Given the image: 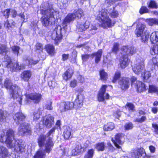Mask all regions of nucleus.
Masks as SVG:
<instances>
[{
    "label": "nucleus",
    "mask_w": 158,
    "mask_h": 158,
    "mask_svg": "<svg viewBox=\"0 0 158 158\" xmlns=\"http://www.w3.org/2000/svg\"><path fill=\"white\" fill-rule=\"evenodd\" d=\"M15 131L12 129L7 131L5 143L9 148H14L16 152H22L25 151V144L22 140H16L14 138Z\"/></svg>",
    "instance_id": "nucleus-1"
},
{
    "label": "nucleus",
    "mask_w": 158,
    "mask_h": 158,
    "mask_svg": "<svg viewBox=\"0 0 158 158\" xmlns=\"http://www.w3.org/2000/svg\"><path fill=\"white\" fill-rule=\"evenodd\" d=\"M75 18V16L74 15L73 13H69L64 18L62 22V26L64 29H63L60 25L55 28L52 34V39H54L55 44L58 45L60 42L63 35L64 34L65 32V29L68 23L73 21Z\"/></svg>",
    "instance_id": "nucleus-2"
},
{
    "label": "nucleus",
    "mask_w": 158,
    "mask_h": 158,
    "mask_svg": "<svg viewBox=\"0 0 158 158\" xmlns=\"http://www.w3.org/2000/svg\"><path fill=\"white\" fill-rule=\"evenodd\" d=\"M4 86L7 89H9L11 97L14 99H16L21 105L23 96L18 86L16 85H13L11 80L7 78L4 81Z\"/></svg>",
    "instance_id": "nucleus-3"
},
{
    "label": "nucleus",
    "mask_w": 158,
    "mask_h": 158,
    "mask_svg": "<svg viewBox=\"0 0 158 158\" xmlns=\"http://www.w3.org/2000/svg\"><path fill=\"white\" fill-rule=\"evenodd\" d=\"M96 19L99 22L100 26L104 28L110 27L115 23L114 21H112L109 18L107 10L105 9H102L97 12Z\"/></svg>",
    "instance_id": "nucleus-4"
},
{
    "label": "nucleus",
    "mask_w": 158,
    "mask_h": 158,
    "mask_svg": "<svg viewBox=\"0 0 158 158\" xmlns=\"http://www.w3.org/2000/svg\"><path fill=\"white\" fill-rule=\"evenodd\" d=\"M41 13L44 15L41 18L43 24L44 26L47 27L51 21L54 20L55 14L56 12L54 10L49 8L41 9Z\"/></svg>",
    "instance_id": "nucleus-5"
},
{
    "label": "nucleus",
    "mask_w": 158,
    "mask_h": 158,
    "mask_svg": "<svg viewBox=\"0 0 158 158\" xmlns=\"http://www.w3.org/2000/svg\"><path fill=\"white\" fill-rule=\"evenodd\" d=\"M54 143L50 138H49L45 144V149L40 148L36 152L33 158H45L46 153H49L52 149Z\"/></svg>",
    "instance_id": "nucleus-6"
},
{
    "label": "nucleus",
    "mask_w": 158,
    "mask_h": 158,
    "mask_svg": "<svg viewBox=\"0 0 158 158\" xmlns=\"http://www.w3.org/2000/svg\"><path fill=\"white\" fill-rule=\"evenodd\" d=\"M144 60L142 58L137 59L134 65L132 66V69L134 72L137 74H141L143 71H144Z\"/></svg>",
    "instance_id": "nucleus-7"
},
{
    "label": "nucleus",
    "mask_w": 158,
    "mask_h": 158,
    "mask_svg": "<svg viewBox=\"0 0 158 158\" xmlns=\"http://www.w3.org/2000/svg\"><path fill=\"white\" fill-rule=\"evenodd\" d=\"M145 25L143 24L139 23L136 26L135 32V34L137 37L140 36L142 42H145L148 40L149 36L147 35L143 34Z\"/></svg>",
    "instance_id": "nucleus-8"
},
{
    "label": "nucleus",
    "mask_w": 158,
    "mask_h": 158,
    "mask_svg": "<svg viewBox=\"0 0 158 158\" xmlns=\"http://www.w3.org/2000/svg\"><path fill=\"white\" fill-rule=\"evenodd\" d=\"M5 58H7L8 59L6 61V64H7L6 67L10 70L12 72H15L17 70H19L23 69L24 67L23 65H19L18 63L16 62L14 63L11 61L10 57L8 56H5Z\"/></svg>",
    "instance_id": "nucleus-9"
},
{
    "label": "nucleus",
    "mask_w": 158,
    "mask_h": 158,
    "mask_svg": "<svg viewBox=\"0 0 158 158\" xmlns=\"http://www.w3.org/2000/svg\"><path fill=\"white\" fill-rule=\"evenodd\" d=\"M107 86L106 85H102L98 92V99L99 102H103L105 99L109 98V95L108 93H105L106 89Z\"/></svg>",
    "instance_id": "nucleus-10"
},
{
    "label": "nucleus",
    "mask_w": 158,
    "mask_h": 158,
    "mask_svg": "<svg viewBox=\"0 0 158 158\" xmlns=\"http://www.w3.org/2000/svg\"><path fill=\"white\" fill-rule=\"evenodd\" d=\"M31 131L30 125L26 123H21L18 129L19 134L22 136L25 135L26 133H29Z\"/></svg>",
    "instance_id": "nucleus-11"
},
{
    "label": "nucleus",
    "mask_w": 158,
    "mask_h": 158,
    "mask_svg": "<svg viewBox=\"0 0 158 158\" xmlns=\"http://www.w3.org/2000/svg\"><path fill=\"white\" fill-rule=\"evenodd\" d=\"M75 108V104L72 102H64L60 103L59 110L61 112Z\"/></svg>",
    "instance_id": "nucleus-12"
},
{
    "label": "nucleus",
    "mask_w": 158,
    "mask_h": 158,
    "mask_svg": "<svg viewBox=\"0 0 158 158\" xmlns=\"http://www.w3.org/2000/svg\"><path fill=\"white\" fill-rule=\"evenodd\" d=\"M27 103H28L29 100H32L35 103H38L40 101L41 95L39 93H32L26 94Z\"/></svg>",
    "instance_id": "nucleus-13"
},
{
    "label": "nucleus",
    "mask_w": 158,
    "mask_h": 158,
    "mask_svg": "<svg viewBox=\"0 0 158 158\" xmlns=\"http://www.w3.org/2000/svg\"><path fill=\"white\" fill-rule=\"evenodd\" d=\"M115 140L112 139V142L114 144L115 146L118 148H121V147L118 144H122L124 142V135L122 133H119L116 135L115 138Z\"/></svg>",
    "instance_id": "nucleus-14"
},
{
    "label": "nucleus",
    "mask_w": 158,
    "mask_h": 158,
    "mask_svg": "<svg viewBox=\"0 0 158 158\" xmlns=\"http://www.w3.org/2000/svg\"><path fill=\"white\" fill-rule=\"evenodd\" d=\"M90 25L88 21H83L77 23V30L78 31H83L89 28Z\"/></svg>",
    "instance_id": "nucleus-15"
},
{
    "label": "nucleus",
    "mask_w": 158,
    "mask_h": 158,
    "mask_svg": "<svg viewBox=\"0 0 158 158\" xmlns=\"http://www.w3.org/2000/svg\"><path fill=\"white\" fill-rule=\"evenodd\" d=\"M54 117L50 114L46 115L43 118V123L47 127H50L54 124Z\"/></svg>",
    "instance_id": "nucleus-16"
},
{
    "label": "nucleus",
    "mask_w": 158,
    "mask_h": 158,
    "mask_svg": "<svg viewBox=\"0 0 158 158\" xmlns=\"http://www.w3.org/2000/svg\"><path fill=\"white\" fill-rule=\"evenodd\" d=\"M84 99V96L80 93H78L74 102L75 104V108L78 109L81 107L83 104Z\"/></svg>",
    "instance_id": "nucleus-17"
},
{
    "label": "nucleus",
    "mask_w": 158,
    "mask_h": 158,
    "mask_svg": "<svg viewBox=\"0 0 158 158\" xmlns=\"http://www.w3.org/2000/svg\"><path fill=\"white\" fill-rule=\"evenodd\" d=\"M145 152L142 148H138L133 150L131 152V156L135 158H139L142 156L145 155Z\"/></svg>",
    "instance_id": "nucleus-18"
},
{
    "label": "nucleus",
    "mask_w": 158,
    "mask_h": 158,
    "mask_svg": "<svg viewBox=\"0 0 158 158\" xmlns=\"http://www.w3.org/2000/svg\"><path fill=\"white\" fill-rule=\"evenodd\" d=\"M122 54H125V55H132L135 52V51L134 48L131 46H123L121 49Z\"/></svg>",
    "instance_id": "nucleus-19"
},
{
    "label": "nucleus",
    "mask_w": 158,
    "mask_h": 158,
    "mask_svg": "<svg viewBox=\"0 0 158 158\" xmlns=\"http://www.w3.org/2000/svg\"><path fill=\"white\" fill-rule=\"evenodd\" d=\"M74 148L71 152V154L73 156H77L83 151L84 149L81 144L78 142H76L74 145Z\"/></svg>",
    "instance_id": "nucleus-20"
},
{
    "label": "nucleus",
    "mask_w": 158,
    "mask_h": 158,
    "mask_svg": "<svg viewBox=\"0 0 158 158\" xmlns=\"http://www.w3.org/2000/svg\"><path fill=\"white\" fill-rule=\"evenodd\" d=\"M129 79L126 77L122 78L118 82L119 85L122 90L128 89L129 87Z\"/></svg>",
    "instance_id": "nucleus-21"
},
{
    "label": "nucleus",
    "mask_w": 158,
    "mask_h": 158,
    "mask_svg": "<svg viewBox=\"0 0 158 158\" xmlns=\"http://www.w3.org/2000/svg\"><path fill=\"white\" fill-rule=\"evenodd\" d=\"M13 118L16 124H19L24 121L25 117L21 112H19L15 114Z\"/></svg>",
    "instance_id": "nucleus-22"
},
{
    "label": "nucleus",
    "mask_w": 158,
    "mask_h": 158,
    "mask_svg": "<svg viewBox=\"0 0 158 158\" xmlns=\"http://www.w3.org/2000/svg\"><path fill=\"white\" fill-rule=\"evenodd\" d=\"M129 60L128 56L125 55V54L121 57L120 59V64L121 67L122 69L125 68L128 64Z\"/></svg>",
    "instance_id": "nucleus-23"
},
{
    "label": "nucleus",
    "mask_w": 158,
    "mask_h": 158,
    "mask_svg": "<svg viewBox=\"0 0 158 158\" xmlns=\"http://www.w3.org/2000/svg\"><path fill=\"white\" fill-rule=\"evenodd\" d=\"M32 75L31 72L29 70L24 71L21 74V80L27 82L31 77Z\"/></svg>",
    "instance_id": "nucleus-24"
},
{
    "label": "nucleus",
    "mask_w": 158,
    "mask_h": 158,
    "mask_svg": "<svg viewBox=\"0 0 158 158\" xmlns=\"http://www.w3.org/2000/svg\"><path fill=\"white\" fill-rule=\"evenodd\" d=\"M48 138L46 135H40L38 139V143L40 148H42L43 146H45V144L46 143Z\"/></svg>",
    "instance_id": "nucleus-25"
},
{
    "label": "nucleus",
    "mask_w": 158,
    "mask_h": 158,
    "mask_svg": "<svg viewBox=\"0 0 158 158\" xmlns=\"http://www.w3.org/2000/svg\"><path fill=\"white\" fill-rule=\"evenodd\" d=\"M134 87L139 92H143L146 90V87L145 84L140 81H136V85H135Z\"/></svg>",
    "instance_id": "nucleus-26"
},
{
    "label": "nucleus",
    "mask_w": 158,
    "mask_h": 158,
    "mask_svg": "<svg viewBox=\"0 0 158 158\" xmlns=\"http://www.w3.org/2000/svg\"><path fill=\"white\" fill-rule=\"evenodd\" d=\"M45 49L47 53L51 56H53L55 53V48L52 45L48 44L46 45Z\"/></svg>",
    "instance_id": "nucleus-27"
},
{
    "label": "nucleus",
    "mask_w": 158,
    "mask_h": 158,
    "mask_svg": "<svg viewBox=\"0 0 158 158\" xmlns=\"http://www.w3.org/2000/svg\"><path fill=\"white\" fill-rule=\"evenodd\" d=\"M102 50L101 49H99L97 52L91 54L92 58L95 56V62L96 63H98L100 60L102 55Z\"/></svg>",
    "instance_id": "nucleus-28"
},
{
    "label": "nucleus",
    "mask_w": 158,
    "mask_h": 158,
    "mask_svg": "<svg viewBox=\"0 0 158 158\" xmlns=\"http://www.w3.org/2000/svg\"><path fill=\"white\" fill-rule=\"evenodd\" d=\"M150 41L152 44H155L158 42V32H152L150 36Z\"/></svg>",
    "instance_id": "nucleus-29"
},
{
    "label": "nucleus",
    "mask_w": 158,
    "mask_h": 158,
    "mask_svg": "<svg viewBox=\"0 0 158 158\" xmlns=\"http://www.w3.org/2000/svg\"><path fill=\"white\" fill-rule=\"evenodd\" d=\"M73 73V71L71 69H68L63 75V79L66 81L71 78Z\"/></svg>",
    "instance_id": "nucleus-30"
},
{
    "label": "nucleus",
    "mask_w": 158,
    "mask_h": 158,
    "mask_svg": "<svg viewBox=\"0 0 158 158\" xmlns=\"http://www.w3.org/2000/svg\"><path fill=\"white\" fill-rule=\"evenodd\" d=\"M8 155L6 148L3 146L0 147V158H5Z\"/></svg>",
    "instance_id": "nucleus-31"
},
{
    "label": "nucleus",
    "mask_w": 158,
    "mask_h": 158,
    "mask_svg": "<svg viewBox=\"0 0 158 158\" xmlns=\"http://www.w3.org/2000/svg\"><path fill=\"white\" fill-rule=\"evenodd\" d=\"M72 129L69 127H66L64 129L63 135L65 139H69L71 136Z\"/></svg>",
    "instance_id": "nucleus-32"
},
{
    "label": "nucleus",
    "mask_w": 158,
    "mask_h": 158,
    "mask_svg": "<svg viewBox=\"0 0 158 158\" xmlns=\"http://www.w3.org/2000/svg\"><path fill=\"white\" fill-rule=\"evenodd\" d=\"M114 128V124L113 123L110 122L105 124L103 127L105 131H111Z\"/></svg>",
    "instance_id": "nucleus-33"
},
{
    "label": "nucleus",
    "mask_w": 158,
    "mask_h": 158,
    "mask_svg": "<svg viewBox=\"0 0 158 158\" xmlns=\"http://www.w3.org/2000/svg\"><path fill=\"white\" fill-rule=\"evenodd\" d=\"M141 74L144 81H146L151 77V73L149 71H146L144 70Z\"/></svg>",
    "instance_id": "nucleus-34"
},
{
    "label": "nucleus",
    "mask_w": 158,
    "mask_h": 158,
    "mask_svg": "<svg viewBox=\"0 0 158 158\" xmlns=\"http://www.w3.org/2000/svg\"><path fill=\"white\" fill-rule=\"evenodd\" d=\"M148 92L149 93L158 94V87L155 85H149Z\"/></svg>",
    "instance_id": "nucleus-35"
},
{
    "label": "nucleus",
    "mask_w": 158,
    "mask_h": 158,
    "mask_svg": "<svg viewBox=\"0 0 158 158\" xmlns=\"http://www.w3.org/2000/svg\"><path fill=\"white\" fill-rule=\"evenodd\" d=\"M76 17L78 18H81L83 14V11L82 10L79 9L77 10H75L73 12V13Z\"/></svg>",
    "instance_id": "nucleus-36"
},
{
    "label": "nucleus",
    "mask_w": 158,
    "mask_h": 158,
    "mask_svg": "<svg viewBox=\"0 0 158 158\" xmlns=\"http://www.w3.org/2000/svg\"><path fill=\"white\" fill-rule=\"evenodd\" d=\"M101 79L103 81H106L108 78V75L104 69L101 70L99 72Z\"/></svg>",
    "instance_id": "nucleus-37"
},
{
    "label": "nucleus",
    "mask_w": 158,
    "mask_h": 158,
    "mask_svg": "<svg viewBox=\"0 0 158 158\" xmlns=\"http://www.w3.org/2000/svg\"><path fill=\"white\" fill-rule=\"evenodd\" d=\"M150 53L152 55L158 54V44L151 47L150 50Z\"/></svg>",
    "instance_id": "nucleus-38"
},
{
    "label": "nucleus",
    "mask_w": 158,
    "mask_h": 158,
    "mask_svg": "<svg viewBox=\"0 0 158 158\" xmlns=\"http://www.w3.org/2000/svg\"><path fill=\"white\" fill-rule=\"evenodd\" d=\"M10 48L13 53L18 56L20 49L19 47L18 46H13L11 47Z\"/></svg>",
    "instance_id": "nucleus-39"
},
{
    "label": "nucleus",
    "mask_w": 158,
    "mask_h": 158,
    "mask_svg": "<svg viewBox=\"0 0 158 158\" xmlns=\"http://www.w3.org/2000/svg\"><path fill=\"white\" fill-rule=\"evenodd\" d=\"M148 8H157V6L156 2L154 1L151 0L147 3Z\"/></svg>",
    "instance_id": "nucleus-40"
},
{
    "label": "nucleus",
    "mask_w": 158,
    "mask_h": 158,
    "mask_svg": "<svg viewBox=\"0 0 158 158\" xmlns=\"http://www.w3.org/2000/svg\"><path fill=\"white\" fill-rule=\"evenodd\" d=\"M147 22L150 26H152L153 24L158 25V19H150L148 20Z\"/></svg>",
    "instance_id": "nucleus-41"
},
{
    "label": "nucleus",
    "mask_w": 158,
    "mask_h": 158,
    "mask_svg": "<svg viewBox=\"0 0 158 158\" xmlns=\"http://www.w3.org/2000/svg\"><path fill=\"white\" fill-rule=\"evenodd\" d=\"M109 13L110 16L113 18H117L119 15L118 12L114 8H113V10Z\"/></svg>",
    "instance_id": "nucleus-42"
},
{
    "label": "nucleus",
    "mask_w": 158,
    "mask_h": 158,
    "mask_svg": "<svg viewBox=\"0 0 158 158\" xmlns=\"http://www.w3.org/2000/svg\"><path fill=\"white\" fill-rule=\"evenodd\" d=\"M6 117V112L2 110H0V121L3 122L5 121Z\"/></svg>",
    "instance_id": "nucleus-43"
},
{
    "label": "nucleus",
    "mask_w": 158,
    "mask_h": 158,
    "mask_svg": "<svg viewBox=\"0 0 158 158\" xmlns=\"http://www.w3.org/2000/svg\"><path fill=\"white\" fill-rule=\"evenodd\" d=\"M15 23L14 21H11L10 23L9 22L8 20H7L4 23V27L8 28L9 27H12L13 26H15Z\"/></svg>",
    "instance_id": "nucleus-44"
},
{
    "label": "nucleus",
    "mask_w": 158,
    "mask_h": 158,
    "mask_svg": "<svg viewBox=\"0 0 158 158\" xmlns=\"http://www.w3.org/2000/svg\"><path fill=\"white\" fill-rule=\"evenodd\" d=\"M42 114L40 109H38L37 111H35L34 113V119L38 120L40 117V116Z\"/></svg>",
    "instance_id": "nucleus-45"
},
{
    "label": "nucleus",
    "mask_w": 158,
    "mask_h": 158,
    "mask_svg": "<svg viewBox=\"0 0 158 158\" xmlns=\"http://www.w3.org/2000/svg\"><path fill=\"white\" fill-rule=\"evenodd\" d=\"M7 52L6 46V45H0V54L2 55H5Z\"/></svg>",
    "instance_id": "nucleus-46"
},
{
    "label": "nucleus",
    "mask_w": 158,
    "mask_h": 158,
    "mask_svg": "<svg viewBox=\"0 0 158 158\" xmlns=\"http://www.w3.org/2000/svg\"><path fill=\"white\" fill-rule=\"evenodd\" d=\"M149 62L151 64L158 66V56L153 57L152 59L150 60Z\"/></svg>",
    "instance_id": "nucleus-47"
},
{
    "label": "nucleus",
    "mask_w": 158,
    "mask_h": 158,
    "mask_svg": "<svg viewBox=\"0 0 158 158\" xmlns=\"http://www.w3.org/2000/svg\"><path fill=\"white\" fill-rule=\"evenodd\" d=\"M94 153V150L93 149L89 150L88 153L85 155L84 158H92Z\"/></svg>",
    "instance_id": "nucleus-48"
},
{
    "label": "nucleus",
    "mask_w": 158,
    "mask_h": 158,
    "mask_svg": "<svg viewBox=\"0 0 158 158\" xmlns=\"http://www.w3.org/2000/svg\"><path fill=\"white\" fill-rule=\"evenodd\" d=\"M105 145L103 143H98L96 145V148L98 151H102L104 150Z\"/></svg>",
    "instance_id": "nucleus-49"
},
{
    "label": "nucleus",
    "mask_w": 158,
    "mask_h": 158,
    "mask_svg": "<svg viewBox=\"0 0 158 158\" xmlns=\"http://www.w3.org/2000/svg\"><path fill=\"white\" fill-rule=\"evenodd\" d=\"M134 105L131 103H127L126 106L127 109L131 111H133L134 110Z\"/></svg>",
    "instance_id": "nucleus-50"
},
{
    "label": "nucleus",
    "mask_w": 158,
    "mask_h": 158,
    "mask_svg": "<svg viewBox=\"0 0 158 158\" xmlns=\"http://www.w3.org/2000/svg\"><path fill=\"white\" fill-rule=\"evenodd\" d=\"M149 11V10L146 6H143L140 8L139 10L140 14H143L145 13H147Z\"/></svg>",
    "instance_id": "nucleus-51"
},
{
    "label": "nucleus",
    "mask_w": 158,
    "mask_h": 158,
    "mask_svg": "<svg viewBox=\"0 0 158 158\" xmlns=\"http://www.w3.org/2000/svg\"><path fill=\"white\" fill-rule=\"evenodd\" d=\"M121 76V73L120 72L117 71L114 75L113 79V82L114 83L116 82V81L119 79Z\"/></svg>",
    "instance_id": "nucleus-52"
},
{
    "label": "nucleus",
    "mask_w": 158,
    "mask_h": 158,
    "mask_svg": "<svg viewBox=\"0 0 158 158\" xmlns=\"http://www.w3.org/2000/svg\"><path fill=\"white\" fill-rule=\"evenodd\" d=\"M119 45V44L118 43H114L112 50V52L114 53H116L118 50Z\"/></svg>",
    "instance_id": "nucleus-53"
},
{
    "label": "nucleus",
    "mask_w": 158,
    "mask_h": 158,
    "mask_svg": "<svg viewBox=\"0 0 158 158\" xmlns=\"http://www.w3.org/2000/svg\"><path fill=\"white\" fill-rule=\"evenodd\" d=\"M133 127V124L131 122L126 123L124 126L125 129L127 130L131 129Z\"/></svg>",
    "instance_id": "nucleus-54"
},
{
    "label": "nucleus",
    "mask_w": 158,
    "mask_h": 158,
    "mask_svg": "<svg viewBox=\"0 0 158 158\" xmlns=\"http://www.w3.org/2000/svg\"><path fill=\"white\" fill-rule=\"evenodd\" d=\"M55 129L54 128H52L50 131H49L46 135L47 136V137L48 138V139L47 141L48 140L49 138H50L51 140L52 141L51 137H50V136L52 135V134L54 133Z\"/></svg>",
    "instance_id": "nucleus-55"
},
{
    "label": "nucleus",
    "mask_w": 158,
    "mask_h": 158,
    "mask_svg": "<svg viewBox=\"0 0 158 158\" xmlns=\"http://www.w3.org/2000/svg\"><path fill=\"white\" fill-rule=\"evenodd\" d=\"M152 127L154 129V132L155 134L158 135V125L152 123Z\"/></svg>",
    "instance_id": "nucleus-56"
},
{
    "label": "nucleus",
    "mask_w": 158,
    "mask_h": 158,
    "mask_svg": "<svg viewBox=\"0 0 158 158\" xmlns=\"http://www.w3.org/2000/svg\"><path fill=\"white\" fill-rule=\"evenodd\" d=\"M10 9H6L4 10L3 12V15L6 18H8L10 15Z\"/></svg>",
    "instance_id": "nucleus-57"
},
{
    "label": "nucleus",
    "mask_w": 158,
    "mask_h": 158,
    "mask_svg": "<svg viewBox=\"0 0 158 158\" xmlns=\"http://www.w3.org/2000/svg\"><path fill=\"white\" fill-rule=\"evenodd\" d=\"M52 102L51 101H48L46 106V109L49 110H52L53 108L52 107Z\"/></svg>",
    "instance_id": "nucleus-58"
},
{
    "label": "nucleus",
    "mask_w": 158,
    "mask_h": 158,
    "mask_svg": "<svg viewBox=\"0 0 158 158\" xmlns=\"http://www.w3.org/2000/svg\"><path fill=\"white\" fill-rule=\"evenodd\" d=\"M90 56H92L91 55L85 54L81 55L82 59L84 61H87Z\"/></svg>",
    "instance_id": "nucleus-59"
},
{
    "label": "nucleus",
    "mask_w": 158,
    "mask_h": 158,
    "mask_svg": "<svg viewBox=\"0 0 158 158\" xmlns=\"http://www.w3.org/2000/svg\"><path fill=\"white\" fill-rule=\"evenodd\" d=\"M70 86L74 88L77 85V81L76 80H73L71 81L70 83Z\"/></svg>",
    "instance_id": "nucleus-60"
},
{
    "label": "nucleus",
    "mask_w": 158,
    "mask_h": 158,
    "mask_svg": "<svg viewBox=\"0 0 158 158\" xmlns=\"http://www.w3.org/2000/svg\"><path fill=\"white\" fill-rule=\"evenodd\" d=\"M137 79L136 77H132L131 79V85L132 86L134 87L135 86V85H136V81H137Z\"/></svg>",
    "instance_id": "nucleus-61"
},
{
    "label": "nucleus",
    "mask_w": 158,
    "mask_h": 158,
    "mask_svg": "<svg viewBox=\"0 0 158 158\" xmlns=\"http://www.w3.org/2000/svg\"><path fill=\"white\" fill-rule=\"evenodd\" d=\"M35 48L36 50L42 51L43 49L42 44L40 43H37L35 45Z\"/></svg>",
    "instance_id": "nucleus-62"
},
{
    "label": "nucleus",
    "mask_w": 158,
    "mask_h": 158,
    "mask_svg": "<svg viewBox=\"0 0 158 158\" xmlns=\"http://www.w3.org/2000/svg\"><path fill=\"white\" fill-rule=\"evenodd\" d=\"M146 119V118L145 116H142L141 118H137L136 119L137 122L139 123H142L144 122Z\"/></svg>",
    "instance_id": "nucleus-63"
},
{
    "label": "nucleus",
    "mask_w": 158,
    "mask_h": 158,
    "mask_svg": "<svg viewBox=\"0 0 158 158\" xmlns=\"http://www.w3.org/2000/svg\"><path fill=\"white\" fill-rule=\"evenodd\" d=\"M10 12L12 17L13 18H15L17 15L16 11L15 10H11Z\"/></svg>",
    "instance_id": "nucleus-64"
}]
</instances>
